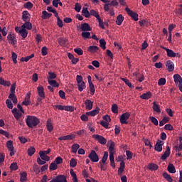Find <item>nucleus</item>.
Returning <instances> with one entry per match:
<instances>
[{"label":"nucleus","instance_id":"4be33fe9","mask_svg":"<svg viewBox=\"0 0 182 182\" xmlns=\"http://www.w3.org/2000/svg\"><path fill=\"white\" fill-rule=\"evenodd\" d=\"M147 168L151 170V171H156L159 170V165L156 164H149Z\"/></svg>","mask_w":182,"mask_h":182},{"label":"nucleus","instance_id":"79ce46f5","mask_svg":"<svg viewBox=\"0 0 182 182\" xmlns=\"http://www.w3.org/2000/svg\"><path fill=\"white\" fill-rule=\"evenodd\" d=\"M77 87L79 92H83V90L86 87V83H85V82H80L77 84Z\"/></svg>","mask_w":182,"mask_h":182},{"label":"nucleus","instance_id":"a878e982","mask_svg":"<svg viewBox=\"0 0 182 182\" xmlns=\"http://www.w3.org/2000/svg\"><path fill=\"white\" fill-rule=\"evenodd\" d=\"M47 130L50 132L53 130V125L52 124V119H48L46 122Z\"/></svg>","mask_w":182,"mask_h":182},{"label":"nucleus","instance_id":"f3484780","mask_svg":"<svg viewBox=\"0 0 182 182\" xmlns=\"http://www.w3.org/2000/svg\"><path fill=\"white\" fill-rule=\"evenodd\" d=\"M99 112H100V108L99 107H97L95 109L86 112L87 116H91V117H95L96 114H99Z\"/></svg>","mask_w":182,"mask_h":182},{"label":"nucleus","instance_id":"6e6d98bb","mask_svg":"<svg viewBox=\"0 0 182 182\" xmlns=\"http://www.w3.org/2000/svg\"><path fill=\"white\" fill-rule=\"evenodd\" d=\"M112 113H115V114L119 113V107H117V104L112 105Z\"/></svg>","mask_w":182,"mask_h":182},{"label":"nucleus","instance_id":"a211bd4d","mask_svg":"<svg viewBox=\"0 0 182 182\" xmlns=\"http://www.w3.org/2000/svg\"><path fill=\"white\" fill-rule=\"evenodd\" d=\"M167 157H170V146H166V150L161 156V160H167Z\"/></svg>","mask_w":182,"mask_h":182},{"label":"nucleus","instance_id":"f257e3e1","mask_svg":"<svg viewBox=\"0 0 182 182\" xmlns=\"http://www.w3.org/2000/svg\"><path fill=\"white\" fill-rule=\"evenodd\" d=\"M26 123L28 127L30 129H33V127H36V126L41 123V121L36 116L28 115L26 119Z\"/></svg>","mask_w":182,"mask_h":182},{"label":"nucleus","instance_id":"7c9ffc66","mask_svg":"<svg viewBox=\"0 0 182 182\" xmlns=\"http://www.w3.org/2000/svg\"><path fill=\"white\" fill-rule=\"evenodd\" d=\"M123 21H124V17H123V15L122 14L118 15L116 21L117 25H119V26L122 25V23H123Z\"/></svg>","mask_w":182,"mask_h":182},{"label":"nucleus","instance_id":"8fccbe9b","mask_svg":"<svg viewBox=\"0 0 182 182\" xmlns=\"http://www.w3.org/2000/svg\"><path fill=\"white\" fill-rule=\"evenodd\" d=\"M100 169L102 170L103 171H106L107 167L106 166H107V162H102L100 161Z\"/></svg>","mask_w":182,"mask_h":182},{"label":"nucleus","instance_id":"69168bd1","mask_svg":"<svg viewBox=\"0 0 182 182\" xmlns=\"http://www.w3.org/2000/svg\"><path fill=\"white\" fill-rule=\"evenodd\" d=\"M74 52L77 53L79 56H81V55H83V50L82 48H75Z\"/></svg>","mask_w":182,"mask_h":182},{"label":"nucleus","instance_id":"ea45409f","mask_svg":"<svg viewBox=\"0 0 182 182\" xmlns=\"http://www.w3.org/2000/svg\"><path fill=\"white\" fill-rule=\"evenodd\" d=\"M154 150L156 151H158V153H160L161 151H163V146H161V144H160L159 143H158L156 141L155 146H154Z\"/></svg>","mask_w":182,"mask_h":182},{"label":"nucleus","instance_id":"4c0bfd02","mask_svg":"<svg viewBox=\"0 0 182 182\" xmlns=\"http://www.w3.org/2000/svg\"><path fill=\"white\" fill-rule=\"evenodd\" d=\"M6 147L9 151L14 150V141L9 140L6 142Z\"/></svg>","mask_w":182,"mask_h":182},{"label":"nucleus","instance_id":"e433bc0d","mask_svg":"<svg viewBox=\"0 0 182 182\" xmlns=\"http://www.w3.org/2000/svg\"><path fill=\"white\" fill-rule=\"evenodd\" d=\"M58 42L60 46H66V42H68V40L61 37L58 39Z\"/></svg>","mask_w":182,"mask_h":182},{"label":"nucleus","instance_id":"bf43d9fd","mask_svg":"<svg viewBox=\"0 0 182 182\" xmlns=\"http://www.w3.org/2000/svg\"><path fill=\"white\" fill-rule=\"evenodd\" d=\"M142 141L144 142L145 146H149V149H151V147H153V146L151 145V142H150V140L143 138Z\"/></svg>","mask_w":182,"mask_h":182},{"label":"nucleus","instance_id":"20e7f679","mask_svg":"<svg viewBox=\"0 0 182 182\" xmlns=\"http://www.w3.org/2000/svg\"><path fill=\"white\" fill-rule=\"evenodd\" d=\"M117 161H121L120 162V166L118 169V175L119 176H122V174L123 173V171H124V167H125V163L124 161H123V156H119L117 157Z\"/></svg>","mask_w":182,"mask_h":182},{"label":"nucleus","instance_id":"5fc2aeb1","mask_svg":"<svg viewBox=\"0 0 182 182\" xmlns=\"http://www.w3.org/2000/svg\"><path fill=\"white\" fill-rule=\"evenodd\" d=\"M77 166V161L74 158L70 161V167H76Z\"/></svg>","mask_w":182,"mask_h":182},{"label":"nucleus","instance_id":"338daca9","mask_svg":"<svg viewBox=\"0 0 182 182\" xmlns=\"http://www.w3.org/2000/svg\"><path fill=\"white\" fill-rule=\"evenodd\" d=\"M159 86H164L166 85V78H160L158 81Z\"/></svg>","mask_w":182,"mask_h":182},{"label":"nucleus","instance_id":"c03bdc74","mask_svg":"<svg viewBox=\"0 0 182 182\" xmlns=\"http://www.w3.org/2000/svg\"><path fill=\"white\" fill-rule=\"evenodd\" d=\"M70 173L73 177V181L77 182V176H76V173H75V171H73V169H70Z\"/></svg>","mask_w":182,"mask_h":182},{"label":"nucleus","instance_id":"2f4dec72","mask_svg":"<svg viewBox=\"0 0 182 182\" xmlns=\"http://www.w3.org/2000/svg\"><path fill=\"white\" fill-rule=\"evenodd\" d=\"M82 14L85 18H90V13L89 12V10H87V7L82 8Z\"/></svg>","mask_w":182,"mask_h":182},{"label":"nucleus","instance_id":"37998d69","mask_svg":"<svg viewBox=\"0 0 182 182\" xmlns=\"http://www.w3.org/2000/svg\"><path fill=\"white\" fill-rule=\"evenodd\" d=\"M163 176H164V178L166 180H167V181L173 182V178H171V176L168 173H167V172H164Z\"/></svg>","mask_w":182,"mask_h":182},{"label":"nucleus","instance_id":"c756f323","mask_svg":"<svg viewBox=\"0 0 182 182\" xmlns=\"http://www.w3.org/2000/svg\"><path fill=\"white\" fill-rule=\"evenodd\" d=\"M167 170L168 173H171L172 174H174V173H176V167L173 164H168Z\"/></svg>","mask_w":182,"mask_h":182},{"label":"nucleus","instance_id":"bb28decb","mask_svg":"<svg viewBox=\"0 0 182 182\" xmlns=\"http://www.w3.org/2000/svg\"><path fill=\"white\" fill-rule=\"evenodd\" d=\"M52 17V14L48 13L46 11H42V16L41 18L42 19H49V18Z\"/></svg>","mask_w":182,"mask_h":182},{"label":"nucleus","instance_id":"4d7b16f0","mask_svg":"<svg viewBox=\"0 0 182 182\" xmlns=\"http://www.w3.org/2000/svg\"><path fill=\"white\" fill-rule=\"evenodd\" d=\"M109 157V153H107V151H105L104 152V156L101 160V162L102 163H106V161H107V158Z\"/></svg>","mask_w":182,"mask_h":182},{"label":"nucleus","instance_id":"423d86ee","mask_svg":"<svg viewBox=\"0 0 182 182\" xmlns=\"http://www.w3.org/2000/svg\"><path fill=\"white\" fill-rule=\"evenodd\" d=\"M92 139H95V140H97V141H98V143H100V144H106V143H107V140L101 135L99 134H93L92 135Z\"/></svg>","mask_w":182,"mask_h":182},{"label":"nucleus","instance_id":"6e6552de","mask_svg":"<svg viewBox=\"0 0 182 182\" xmlns=\"http://www.w3.org/2000/svg\"><path fill=\"white\" fill-rule=\"evenodd\" d=\"M125 11L127 14L131 16V18H132L134 21H139V14H137V13L130 10L129 7H126Z\"/></svg>","mask_w":182,"mask_h":182},{"label":"nucleus","instance_id":"aec40b11","mask_svg":"<svg viewBox=\"0 0 182 182\" xmlns=\"http://www.w3.org/2000/svg\"><path fill=\"white\" fill-rule=\"evenodd\" d=\"M38 96L41 97V99H45V89H43V86H39L37 88Z\"/></svg>","mask_w":182,"mask_h":182},{"label":"nucleus","instance_id":"5701e85b","mask_svg":"<svg viewBox=\"0 0 182 182\" xmlns=\"http://www.w3.org/2000/svg\"><path fill=\"white\" fill-rule=\"evenodd\" d=\"M99 50V47L96 46H90L88 47L87 51L90 53H97V51Z\"/></svg>","mask_w":182,"mask_h":182},{"label":"nucleus","instance_id":"680f3d73","mask_svg":"<svg viewBox=\"0 0 182 182\" xmlns=\"http://www.w3.org/2000/svg\"><path fill=\"white\" fill-rule=\"evenodd\" d=\"M89 87H90V92L92 95V96H93V95H95V85H93V83L89 84Z\"/></svg>","mask_w":182,"mask_h":182},{"label":"nucleus","instance_id":"393cba45","mask_svg":"<svg viewBox=\"0 0 182 182\" xmlns=\"http://www.w3.org/2000/svg\"><path fill=\"white\" fill-rule=\"evenodd\" d=\"M153 110L154 112H156V113H161V109H160V105H157V102H153Z\"/></svg>","mask_w":182,"mask_h":182},{"label":"nucleus","instance_id":"052dcab7","mask_svg":"<svg viewBox=\"0 0 182 182\" xmlns=\"http://www.w3.org/2000/svg\"><path fill=\"white\" fill-rule=\"evenodd\" d=\"M6 105L8 109H14V104H12V101H11V100H6Z\"/></svg>","mask_w":182,"mask_h":182},{"label":"nucleus","instance_id":"c9c22d12","mask_svg":"<svg viewBox=\"0 0 182 182\" xmlns=\"http://www.w3.org/2000/svg\"><path fill=\"white\" fill-rule=\"evenodd\" d=\"M36 151V149L33 146H31L30 148L28 149L27 153L30 157H32L33 154H35V152Z\"/></svg>","mask_w":182,"mask_h":182},{"label":"nucleus","instance_id":"f8f14e48","mask_svg":"<svg viewBox=\"0 0 182 182\" xmlns=\"http://www.w3.org/2000/svg\"><path fill=\"white\" fill-rule=\"evenodd\" d=\"M166 66L168 72H173L174 70V63L171 60H167Z\"/></svg>","mask_w":182,"mask_h":182},{"label":"nucleus","instance_id":"6ab92c4d","mask_svg":"<svg viewBox=\"0 0 182 182\" xmlns=\"http://www.w3.org/2000/svg\"><path fill=\"white\" fill-rule=\"evenodd\" d=\"M85 109L87 110H92L93 109V102L90 100H86L85 102Z\"/></svg>","mask_w":182,"mask_h":182},{"label":"nucleus","instance_id":"7ed1b4c3","mask_svg":"<svg viewBox=\"0 0 182 182\" xmlns=\"http://www.w3.org/2000/svg\"><path fill=\"white\" fill-rule=\"evenodd\" d=\"M109 143H110V146L109 147V160H110V161H114V146H115V144L112 140L109 141Z\"/></svg>","mask_w":182,"mask_h":182},{"label":"nucleus","instance_id":"473e14b6","mask_svg":"<svg viewBox=\"0 0 182 182\" xmlns=\"http://www.w3.org/2000/svg\"><path fill=\"white\" fill-rule=\"evenodd\" d=\"M20 181L25 182L26 181V180H28V173L26 171H23V173H20Z\"/></svg>","mask_w":182,"mask_h":182},{"label":"nucleus","instance_id":"2eb2a0df","mask_svg":"<svg viewBox=\"0 0 182 182\" xmlns=\"http://www.w3.org/2000/svg\"><path fill=\"white\" fill-rule=\"evenodd\" d=\"M80 29L83 32H86V31H92V27H90V25H89V23H83L81 24Z\"/></svg>","mask_w":182,"mask_h":182},{"label":"nucleus","instance_id":"774afa93","mask_svg":"<svg viewBox=\"0 0 182 182\" xmlns=\"http://www.w3.org/2000/svg\"><path fill=\"white\" fill-rule=\"evenodd\" d=\"M165 130H169L170 132L174 130V128L173 127V125L171 124H167L164 127Z\"/></svg>","mask_w":182,"mask_h":182},{"label":"nucleus","instance_id":"dca6fc26","mask_svg":"<svg viewBox=\"0 0 182 182\" xmlns=\"http://www.w3.org/2000/svg\"><path fill=\"white\" fill-rule=\"evenodd\" d=\"M29 16H31V14H29V12L28 11H24L22 13V20L24 22H27L28 21H30L31 18H29Z\"/></svg>","mask_w":182,"mask_h":182},{"label":"nucleus","instance_id":"864d4df0","mask_svg":"<svg viewBox=\"0 0 182 182\" xmlns=\"http://www.w3.org/2000/svg\"><path fill=\"white\" fill-rule=\"evenodd\" d=\"M53 162L55 163L57 166L58 164H62V163H63V159L60 156H58L55 159Z\"/></svg>","mask_w":182,"mask_h":182},{"label":"nucleus","instance_id":"f03ea898","mask_svg":"<svg viewBox=\"0 0 182 182\" xmlns=\"http://www.w3.org/2000/svg\"><path fill=\"white\" fill-rule=\"evenodd\" d=\"M15 89H16V82H14L11 85L10 88L11 93L9 95V99H11L14 105L18 103V98L15 95Z\"/></svg>","mask_w":182,"mask_h":182},{"label":"nucleus","instance_id":"4468645a","mask_svg":"<svg viewBox=\"0 0 182 182\" xmlns=\"http://www.w3.org/2000/svg\"><path fill=\"white\" fill-rule=\"evenodd\" d=\"M76 138V135L75 134H70V135H66V136H60L58 137V140H73V139Z\"/></svg>","mask_w":182,"mask_h":182},{"label":"nucleus","instance_id":"13d9d810","mask_svg":"<svg viewBox=\"0 0 182 182\" xmlns=\"http://www.w3.org/2000/svg\"><path fill=\"white\" fill-rule=\"evenodd\" d=\"M49 153H50V149H48V150L46 151H39V156L40 157H43L44 154H49Z\"/></svg>","mask_w":182,"mask_h":182},{"label":"nucleus","instance_id":"ddd939ff","mask_svg":"<svg viewBox=\"0 0 182 182\" xmlns=\"http://www.w3.org/2000/svg\"><path fill=\"white\" fill-rule=\"evenodd\" d=\"M21 105L24 106H29V105H31V92L27 93L25 100L22 102Z\"/></svg>","mask_w":182,"mask_h":182},{"label":"nucleus","instance_id":"49530a36","mask_svg":"<svg viewBox=\"0 0 182 182\" xmlns=\"http://www.w3.org/2000/svg\"><path fill=\"white\" fill-rule=\"evenodd\" d=\"M49 170H50V171H55V170H58V164H56L54 163V162H52V163L50 164Z\"/></svg>","mask_w":182,"mask_h":182},{"label":"nucleus","instance_id":"9b49d317","mask_svg":"<svg viewBox=\"0 0 182 182\" xmlns=\"http://www.w3.org/2000/svg\"><path fill=\"white\" fill-rule=\"evenodd\" d=\"M161 48H162V49H164V50H166L167 53V56H168V58H176V54L174 51H173V50L168 49L164 46H161Z\"/></svg>","mask_w":182,"mask_h":182},{"label":"nucleus","instance_id":"1a4fd4ad","mask_svg":"<svg viewBox=\"0 0 182 182\" xmlns=\"http://www.w3.org/2000/svg\"><path fill=\"white\" fill-rule=\"evenodd\" d=\"M7 41L9 43H11V45H13V46H15V45H16V38L14 33H9V35L7 36Z\"/></svg>","mask_w":182,"mask_h":182},{"label":"nucleus","instance_id":"72a5a7b5","mask_svg":"<svg viewBox=\"0 0 182 182\" xmlns=\"http://www.w3.org/2000/svg\"><path fill=\"white\" fill-rule=\"evenodd\" d=\"M81 36L83 38V39H92V37L90 36V32L89 31H83L81 33Z\"/></svg>","mask_w":182,"mask_h":182},{"label":"nucleus","instance_id":"58836bf2","mask_svg":"<svg viewBox=\"0 0 182 182\" xmlns=\"http://www.w3.org/2000/svg\"><path fill=\"white\" fill-rule=\"evenodd\" d=\"M32 58H35V54H31V55L26 56V57H22L21 58V62H28L30 59H32Z\"/></svg>","mask_w":182,"mask_h":182},{"label":"nucleus","instance_id":"a18cd8bd","mask_svg":"<svg viewBox=\"0 0 182 182\" xmlns=\"http://www.w3.org/2000/svg\"><path fill=\"white\" fill-rule=\"evenodd\" d=\"M23 7L26 9H32L33 8V4L31 1H28L26 4H24Z\"/></svg>","mask_w":182,"mask_h":182},{"label":"nucleus","instance_id":"b1692460","mask_svg":"<svg viewBox=\"0 0 182 182\" xmlns=\"http://www.w3.org/2000/svg\"><path fill=\"white\" fill-rule=\"evenodd\" d=\"M21 28L23 29H28V31H31L32 29V23L28 21H25V23L21 26Z\"/></svg>","mask_w":182,"mask_h":182},{"label":"nucleus","instance_id":"c85d7f7f","mask_svg":"<svg viewBox=\"0 0 182 182\" xmlns=\"http://www.w3.org/2000/svg\"><path fill=\"white\" fill-rule=\"evenodd\" d=\"M0 85L9 87V86H11V81L4 80L2 77H0Z\"/></svg>","mask_w":182,"mask_h":182},{"label":"nucleus","instance_id":"9d476101","mask_svg":"<svg viewBox=\"0 0 182 182\" xmlns=\"http://www.w3.org/2000/svg\"><path fill=\"white\" fill-rule=\"evenodd\" d=\"M50 182H68V180L65 175H58L55 179L51 180Z\"/></svg>","mask_w":182,"mask_h":182},{"label":"nucleus","instance_id":"0e129e2a","mask_svg":"<svg viewBox=\"0 0 182 182\" xmlns=\"http://www.w3.org/2000/svg\"><path fill=\"white\" fill-rule=\"evenodd\" d=\"M48 75L49 76L47 77L48 81L50 80V79H56V74L55 73L49 72Z\"/></svg>","mask_w":182,"mask_h":182},{"label":"nucleus","instance_id":"39448f33","mask_svg":"<svg viewBox=\"0 0 182 182\" xmlns=\"http://www.w3.org/2000/svg\"><path fill=\"white\" fill-rule=\"evenodd\" d=\"M129 118L130 112L123 113L119 118L121 124H128L129 122H127V120H129Z\"/></svg>","mask_w":182,"mask_h":182},{"label":"nucleus","instance_id":"603ef678","mask_svg":"<svg viewBox=\"0 0 182 182\" xmlns=\"http://www.w3.org/2000/svg\"><path fill=\"white\" fill-rule=\"evenodd\" d=\"M90 14L97 18V19H99L100 18V16H99V14L97 13V11L93 9L90 10Z\"/></svg>","mask_w":182,"mask_h":182},{"label":"nucleus","instance_id":"09e8293b","mask_svg":"<svg viewBox=\"0 0 182 182\" xmlns=\"http://www.w3.org/2000/svg\"><path fill=\"white\" fill-rule=\"evenodd\" d=\"M79 147H80V146L78 144H74L72 146V152L73 153H77V150H79Z\"/></svg>","mask_w":182,"mask_h":182},{"label":"nucleus","instance_id":"cd10ccee","mask_svg":"<svg viewBox=\"0 0 182 182\" xmlns=\"http://www.w3.org/2000/svg\"><path fill=\"white\" fill-rule=\"evenodd\" d=\"M140 98L144 99V100H148V99L151 98V92L149 91L146 93H144L140 96Z\"/></svg>","mask_w":182,"mask_h":182},{"label":"nucleus","instance_id":"0eeeda50","mask_svg":"<svg viewBox=\"0 0 182 182\" xmlns=\"http://www.w3.org/2000/svg\"><path fill=\"white\" fill-rule=\"evenodd\" d=\"M88 157L92 163H97L99 161V156L96 154L95 150H92L91 152L89 154Z\"/></svg>","mask_w":182,"mask_h":182},{"label":"nucleus","instance_id":"3c124183","mask_svg":"<svg viewBox=\"0 0 182 182\" xmlns=\"http://www.w3.org/2000/svg\"><path fill=\"white\" fill-rule=\"evenodd\" d=\"M10 170L16 171L18 170V164L16 162L12 163L10 166Z\"/></svg>","mask_w":182,"mask_h":182},{"label":"nucleus","instance_id":"e2e57ef3","mask_svg":"<svg viewBox=\"0 0 182 182\" xmlns=\"http://www.w3.org/2000/svg\"><path fill=\"white\" fill-rule=\"evenodd\" d=\"M149 119H150L151 123H153L155 126H159V121L156 119V117H149Z\"/></svg>","mask_w":182,"mask_h":182},{"label":"nucleus","instance_id":"de8ad7c7","mask_svg":"<svg viewBox=\"0 0 182 182\" xmlns=\"http://www.w3.org/2000/svg\"><path fill=\"white\" fill-rule=\"evenodd\" d=\"M100 46L103 50L106 49V40H105L104 38L100 39Z\"/></svg>","mask_w":182,"mask_h":182},{"label":"nucleus","instance_id":"412c9836","mask_svg":"<svg viewBox=\"0 0 182 182\" xmlns=\"http://www.w3.org/2000/svg\"><path fill=\"white\" fill-rule=\"evenodd\" d=\"M174 82L177 86V85H181L182 83V78L181 76L178 74H175L173 75Z\"/></svg>","mask_w":182,"mask_h":182},{"label":"nucleus","instance_id":"f704fd0d","mask_svg":"<svg viewBox=\"0 0 182 182\" xmlns=\"http://www.w3.org/2000/svg\"><path fill=\"white\" fill-rule=\"evenodd\" d=\"M18 33L21 35V36H22V38H23L25 39V38H26V36H28V31H26V29L25 28H22L21 30L18 31Z\"/></svg>","mask_w":182,"mask_h":182},{"label":"nucleus","instance_id":"a19ab883","mask_svg":"<svg viewBox=\"0 0 182 182\" xmlns=\"http://www.w3.org/2000/svg\"><path fill=\"white\" fill-rule=\"evenodd\" d=\"M48 82L49 85H50V86H52L53 87H59V83H58V82H56V80H48Z\"/></svg>","mask_w":182,"mask_h":182}]
</instances>
